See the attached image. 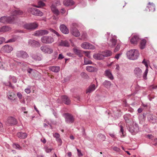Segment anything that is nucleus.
I'll return each instance as SVG.
<instances>
[{
  "mask_svg": "<svg viewBox=\"0 0 157 157\" xmlns=\"http://www.w3.org/2000/svg\"><path fill=\"white\" fill-rule=\"evenodd\" d=\"M12 15L9 17L2 16L0 18V22L4 24L13 23L15 19L14 16L19 15L23 13V12L18 10H13L12 11Z\"/></svg>",
  "mask_w": 157,
  "mask_h": 157,
  "instance_id": "f257e3e1",
  "label": "nucleus"
},
{
  "mask_svg": "<svg viewBox=\"0 0 157 157\" xmlns=\"http://www.w3.org/2000/svg\"><path fill=\"white\" fill-rule=\"evenodd\" d=\"M139 55V52L136 49H131L127 53L128 58L131 60H136L137 59Z\"/></svg>",
  "mask_w": 157,
  "mask_h": 157,
  "instance_id": "f03ea898",
  "label": "nucleus"
},
{
  "mask_svg": "<svg viewBox=\"0 0 157 157\" xmlns=\"http://www.w3.org/2000/svg\"><path fill=\"white\" fill-rule=\"evenodd\" d=\"M127 129L132 135H135L139 130L138 125L136 123L132 122V124H128L127 125Z\"/></svg>",
  "mask_w": 157,
  "mask_h": 157,
  "instance_id": "7ed1b4c3",
  "label": "nucleus"
},
{
  "mask_svg": "<svg viewBox=\"0 0 157 157\" xmlns=\"http://www.w3.org/2000/svg\"><path fill=\"white\" fill-rule=\"evenodd\" d=\"M29 12L32 14L38 16H42L43 15V13L39 10L34 8H29L28 9Z\"/></svg>",
  "mask_w": 157,
  "mask_h": 157,
  "instance_id": "20e7f679",
  "label": "nucleus"
},
{
  "mask_svg": "<svg viewBox=\"0 0 157 157\" xmlns=\"http://www.w3.org/2000/svg\"><path fill=\"white\" fill-rule=\"evenodd\" d=\"M54 39L50 36H45L41 39V41L44 44H51L54 41Z\"/></svg>",
  "mask_w": 157,
  "mask_h": 157,
  "instance_id": "39448f33",
  "label": "nucleus"
},
{
  "mask_svg": "<svg viewBox=\"0 0 157 157\" xmlns=\"http://www.w3.org/2000/svg\"><path fill=\"white\" fill-rule=\"evenodd\" d=\"M5 122L6 124L9 125H14L17 123V119L12 117H8Z\"/></svg>",
  "mask_w": 157,
  "mask_h": 157,
  "instance_id": "423d86ee",
  "label": "nucleus"
},
{
  "mask_svg": "<svg viewBox=\"0 0 157 157\" xmlns=\"http://www.w3.org/2000/svg\"><path fill=\"white\" fill-rule=\"evenodd\" d=\"M40 49L44 53L51 54L53 52L52 49L46 45L42 46L40 47Z\"/></svg>",
  "mask_w": 157,
  "mask_h": 157,
  "instance_id": "0eeeda50",
  "label": "nucleus"
},
{
  "mask_svg": "<svg viewBox=\"0 0 157 157\" xmlns=\"http://www.w3.org/2000/svg\"><path fill=\"white\" fill-rule=\"evenodd\" d=\"M16 54V56L18 58L26 59L29 57V55L27 52L22 50L17 51Z\"/></svg>",
  "mask_w": 157,
  "mask_h": 157,
  "instance_id": "6e6552de",
  "label": "nucleus"
},
{
  "mask_svg": "<svg viewBox=\"0 0 157 157\" xmlns=\"http://www.w3.org/2000/svg\"><path fill=\"white\" fill-rule=\"evenodd\" d=\"M64 115L65 116V121L67 123H72L74 122L75 119L71 114L69 113H65Z\"/></svg>",
  "mask_w": 157,
  "mask_h": 157,
  "instance_id": "1a4fd4ad",
  "label": "nucleus"
},
{
  "mask_svg": "<svg viewBox=\"0 0 157 157\" xmlns=\"http://www.w3.org/2000/svg\"><path fill=\"white\" fill-rule=\"evenodd\" d=\"M49 33L48 30H40L36 31L34 35L36 36H42L44 35H47Z\"/></svg>",
  "mask_w": 157,
  "mask_h": 157,
  "instance_id": "9d476101",
  "label": "nucleus"
},
{
  "mask_svg": "<svg viewBox=\"0 0 157 157\" xmlns=\"http://www.w3.org/2000/svg\"><path fill=\"white\" fill-rule=\"evenodd\" d=\"M111 39L110 40L109 45L111 47H113L116 45L117 42V37L114 35H112Z\"/></svg>",
  "mask_w": 157,
  "mask_h": 157,
  "instance_id": "9b49d317",
  "label": "nucleus"
},
{
  "mask_svg": "<svg viewBox=\"0 0 157 157\" xmlns=\"http://www.w3.org/2000/svg\"><path fill=\"white\" fill-rule=\"evenodd\" d=\"M81 47L83 48L86 49H94L95 48V47L91 44L85 42L82 43L81 45Z\"/></svg>",
  "mask_w": 157,
  "mask_h": 157,
  "instance_id": "f8f14e48",
  "label": "nucleus"
},
{
  "mask_svg": "<svg viewBox=\"0 0 157 157\" xmlns=\"http://www.w3.org/2000/svg\"><path fill=\"white\" fill-rule=\"evenodd\" d=\"M29 44L32 47H39L40 46V44L38 42L33 40H30L28 41Z\"/></svg>",
  "mask_w": 157,
  "mask_h": 157,
  "instance_id": "ddd939ff",
  "label": "nucleus"
},
{
  "mask_svg": "<svg viewBox=\"0 0 157 157\" xmlns=\"http://www.w3.org/2000/svg\"><path fill=\"white\" fill-rule=\"evenodd\" d=\"M2 50L5 52L10 53L13 50V47L8 44H6L2 47Z\"/></svg>",
  "mask_w": 157,
  "mask_h": 157,
  "instance_id": "4468645a",
  "label": "nucleus"
},
{
  "mask_svg": "<svg viewBox=\"0 0 157 157\" xmlns=\"http://www.w3.org/2000/svg\"><path fill=\"white\" fill-rule=\"evenodd\" d=\"M134 73L136 77L137 78H140L142 75V70L140 68L136 67L134 71Z\"/></svg>",
  "mask_w": 157,
  "mask_h": 157,
  "instance_id": "2eb2a0df",
  "label": "nucleus"
},
{
  "mask_svg": "<svg viewBox=\"0 0 157 157\" xmlns=\"http://www.w3.org/2000/svg\"><path fill=\"white\" fill-rule=\"evenodd\" d=\"M59 28L61 31L65 34H67L69 33V31L67 27L64 24L60 25Z\"/></svg>",
  "mask_w": 157,
  "mask_h": 157,
  "instance_id": "dca6fc26",
  "label": "nucleus"
},
{
  "mask_svg": "<svg viewBox=\"0 0 157 157\" xmlns=\"http://www.w3.org/2000/svg\"><path fill=\"white\" fill-rule=\"evenodd\" d=\"M62 101L65 104L68 105L70 104L71 101L69 98L66 95L61 96Z\"/></svg>",
  "mask_w": 157,
  "mask_h": 157,
  "instance_id": "f3484780",
  "label": "nucleus"
},
{
  "mask_svg": "<svg viewBox=\"0 0 157 157\" xmlns=\"http://www.w3.org/2000/svg\"><path fill=\"white\" fill-rule=\"evenodd\" d=\"M73 51L75 54L79 57H82V56L83 51L82 50L78 49L76 48H73Z\"/></svg>",
  "mask_w": 157,
  "mask_h": 157,
  "instance_id": "a211bd4d",
  "label": "nucleus"
},
{
  "mask_svg": "<svg viewBox=\"0 0 157 157\" xmlns=\"http://www.w3.org/2000/svg\"><path fill=\"white\" fill-rule=\"evenodd\" d=\"M139 40V36L136 35H135L130 39L131 43L133 44H136Z\"/></svg>",
  "mask_w": 157,
  "mask_h": 157,
  "instance_id": "6ab92c4d",
  "label": "nucleus"
},
{
  "mask_svg": "<svg viewBox=\"0 0 157 157\" xmlns=\"http://www.w3.org/2000/svg\"><path fill=\"white\" fill-rule=\"evenodd\" d=\"M105 75L110 79L112 80L114 79L113 77L109 70H107L105 71Z\"/></svg>",
  "mask_w": 157,
  "mask_h": 157,
  "instance_id": "aec40b11",
  "label": "nucleus"
},
{
  "mask_svg": "<svg viewBox=\"0 0 157 157\" xmlns=\"http://www.w3.org/2000/svg\"><path fill=\"white\" fill-rule=\"evenodd\" d=\"M93 57L94 59L97 60H101L103 59L104 58L102 52L101 54H95L93 55Z\"/></svg>",
  "mask_w": 157,
  "mask_h": 157,
  "instance_id": "412c9836",
  "label": "nucleus"
},
{
  "mask_svg": "<svg viewBox=\"0 0 157 157\" xmlns=\"http://www.w3.org/2000/svg\"><path fill=\"white\" fill-rule=\"evenodd\" d=\"M95 85L94 84L90 85L87 89L86 90V93H90L96 89Z\"/></svg>",
  "mask_w": 157,
  "mask_h": 157,
  "instance_id": "4be33fe9",
  "label": "nucleus"
},
{
  "mask_svg": "<svg viewBox=\"0 0 157 157\" xmlns=\"http://www.w3.org/2000/svg\"><path fill=\"white\" fill-rule=\"evenodd\" d=\"M130 117V115L129 114H126L124 116V118L126 121V125L128 124H132V121H130L129 119Z\"/></svg>",
  "mask_w": 157,
  "mask_h": 157,
  "instance_id": "5701e85b",
  "label": "nucleus"
},
{
  "mask_svg": "<svg viewBox=\"0 0 157 157\" xmlns=\"http://www.w3.org/2000/svg\"><path fill=\"white\" fill-rule=\"evenodd\" d=\"M49 70L51 71L56 72H58L60 70V67L59 66H51L49 67Z\"/></svg>",
  "mask_w": 157,
  "mask_h": 157,
  "instance_id": "b1692460",
  "label": "nucleus"
},
{
  "mask_svg": "<svg viewBox=\"0 0 157 157\" xmlns=\"http://www.w3.org/2000/svg\"><path fill=\"white\" fill-rule=\"evenodd\" d=\"M72 34L76 37L79 36H80V34L79 31L76 28H74L71 31Z\"/></svg>",
  "mask_w": 157,
  "mask_h": 157,
  "instance_id": "393cba45",
  "label": "nucleus"
},
{
  "mask_svg": "<svg viewBox=\"0 0 157 157\" xmlns=\"http://www.w3.org/2000/svg\"><path fill=\"white\" fill-rule=\"evenodd\" d=\"M63 4L66 6H69L73 5L74 2L72 0H64L63 2Z\"/></svg>",
  "mask_w": 157,
  "mask_h": 157,
  "instance_id": "a878e982",
  "label": "nucleus"
},
{
  "mask_svg": "<svg viewBox=\"0 0 157 157\" xmlns=\"http://www.w3.org/2000/svg\"><path fill=\"white\" fill-rule=\"evenodd\" d=\"M17 135L19 138L24 139L27 137V134L25 132H19L17 133Z\"/></svg>",
  "mask_w": 157,
  "mask_h": 157,
  "instance_id": "bb28decb",
  "label": "nucleus"
},
{
  "mask_svg": "<svg viewBox=\"0 0 157 157\" xmlns=\"http://www.w3.org/2000/svg\"><path fill=\"white\" fill-rule=\"evenodd\" d=\"M59 45L60 46L68 47L69 46L70 44L68 41L67 40H62L61 42H59Z\"/></svg>",
  "mask_w": 157,
  "mask_h": 157,
  "instance_id": "cd10ccee",
  "label": "nucleus"
},
{
  "mask_svg": "<svg viewBox=\"0 0 157 157\" xmlns=\"http://www.w3.org/2000/svg\"><path fill=\"white\" fill-rule=\"evenodd\" d=\"M10 29V27L7 26H4L0 28V33L5 32L9 31Z\"/></svg>",
  "mask_w": 157,
  "mask_h": 157,
  "instance_id": "c85d7f7f",
  "label": "nucleus"
},
{
  "mask_svg": "<svg viewBox=\"0 0 157 157\" xmlns=\"http://www.w3.org/2000/svg\"><path fill=\"white\" fill-rule=\"evenodd\" d=\"M51 9L52 12L56 16L59 14V11L55 6L52 5L51 6Z\"/></svg>",
  "mask_w": 157,
  "mask_h": 157,
  "instance_id": "c756f323",
  "label": "nucleus"
},
{
  "mask_svg": "<svg viewBox=\"0 0 157 157\" xmlns=\"http://www.w3.org/2000/svg\"><path fill=\"white\" fill-rule=\"evenodd\" d=\"M41 57L42 56L40 55L33 54L32 55V58L36 60H41Z\"/></svg>",
  "mask_w": 157,
  "mask_h": 157,
  "instance_id": "7c9ffc66",
  "label": "nucleus"
},
{
  "mask_svg": "<svg viewBox=\"0 0 157 157\" xmlns=\"http://www.w3.org/2000/svg\"><path fill=\"white\" fill-rule=\"evenodd\" d=\"M146 40L145 39H143L140 42V48L141 49H143L145 48L146 46Z\"/></svg>",
  "mask_w": 157,
  "mask_h": 157,
  "instance_id": "2f4dec72",
  "label": "nucleus"
},
{
  "mask_svg": "<svg viewBox=\"0 0 157 157\" xmlns=\"http://www.w3.org/2000/svg\"><path fill=\"white\" fill-rule=\"evenodd\" d=\"M104 57H107L110 56L112 55V52L109 50H106L102 52Z\"/></svg>",
  "mask_w": 157,
  "mask_h": 157,
  "instance_id": "473e14b6",
  "label": "nucleus"
},
{
  "mask_svg": "<svg viewBox=\"0 0 157 157\" xmlns=\"http://www.w3.org/2000/svg\"><path fill=\"white\" fill-rule=\"evenodd\" d=\"M86 70L90 72H94L97 71L96 68L91 66H88L86 67Z\"/></svg>",
  "mask_w": 157,
  "mask_h": 157,
  "instance_id": "72a5a7b5",
  "label": "nucleus"
},
{
  "mask_svg": "<svg viewBox=\"0 0 157 157\" xmlns=\"http://www.w3.org/2000/svg\"><path fill=\"white\" fill-rule=\"evenodd\" d=\"M112 85L111 82L109 81L105 80L103 83V85L106 88H109Z\"/></svg>",
  "mask_w": 157,
  "mask_h": 157,
  "instance_id": "f704fd0d",
  "label": "nucleus"
},
{
  "mask_svg": "<svg viewBox=\"0 0 157 157\" xmlns=\"http://www.w3.org/2000/svg\"><path fill=\"white\" fill-rule=\"evenodd\" d=\"M148 5L150 6L147 7L149 8L150 11H154L155 10V5L153 3L149 2Z\"/></svg>",
  "mask_w": 157,
  "mask_h": 157,
  "instance_id": "c9c22d12",
  "label": "nucleus"
},
{
  "mask_svg": "<svg viewBox=\"0 0 157 157\" xmlns=\"http://www.w3.org/2000/svg\"><path fill=\"white\" fill-rule=\"evenodd\" d=\"M30 29H34L36 28L38 26L36 22L30 23Z\"/></svg>",
  "mask_w": 157,
  "mask_h": 157,
  "instance_id": "e433bc0d",
  "label": "nucleus"
},
{
  "mask_svg": "<svg viewBox=\"0 0 157 157\" xmlns=\"http://www.w3.org/2000/svg\"><path fill=\"white\" fill-rule=\"evenodd\" d=\"M7 94V96L9 99L11 100H13L14 94L13 93L9 91Z\"/></svg>",
  "mask_w": 157,
  "mask_h": 157,
  "instance_id": "4c0bfd02",
  "label": "nucleus"
},
{
  "mask_svg": "<svg viewBox=\"0 0 157 157\" xmlns=\"http://www.w3.org/2000/svg\"><path fill=\"white\" fill-rule=\"evenodd\" d=\"M84 65L90 64L93 63L91 60L87 59L86 58H84Z\"/></svg>",
  "mask_w": 157,
  "mask_h": 157,
  "instance_id": "58836bf2",
  "label": "nucleus"
},
{
  "mask_svg": "<svg viewBox=\"0 0 157 157\" xmlns=\"http://www.w3.org/2000/svg\"><path fill=\"white\" fill-rule=\"evenodd\" d=\"M44 149L46 153H48L51 152L53 150V148H49L47 146H45L44 147Z\"/></svg>",
  "mask_w": 157,
  "mask_h": 157,
  "instance_id": "ea45409f",
  "label": "nucleus"
},
{
  "mask_svg": "<svg viewBox=\"0 0 157 157\" xmlns=\"http://www.w3.org/2000/svg\"><path fill=\"white\" fill-rule=\"evenodd\" d=\"M45 6V4L41 1H40L38 2V5H33V6L34 7H37V8H40L42 6Z\"/></svg>",
  "mask_w": 157,
  "mask_h": 157,
  "instance_id": "a19ab883",
  "label": "nucleus"
},
{
  "mask_svg": "<svg viewBox=\"0 0 157 157\" xmlns=\"http://www.w3.org/2000/svg\"><path fill=\"white\" fill-rule=\"evenodd\" d=\"M13 147L17 149H18L19 150H21L22 149V148L21 147L19 144L16 143H14L13 144Z\"/></svg>",
  "mask_w": 157,
  "mask_h": 157,
  "instance_id": "79ce46f5",
  "label": "nucleus"
},
{
  "mask_svg": "<svg viewBox=\"0 0 157 157\" xmlns=\"http://www.w3.org/2000/svg\"><path fill=\"white\" fill-rule=\"evenodd\" d=\"M9 77L10 79H11L13 82L14 83H16L17 82V79L15 77L10 75Z\"/></svg>",
  "mask_w": 157,
  "mask_h": 157,
  "instance_id": "37998d69",
  "label": "nucleus"
},
{
  "mask_svg": "<svg viewBox=\"0 0 157 157\" xmlns=\"http://www.w3.org/2000/svg\"><path fill=\"white\" fill-rule=\"evenodd\" d=\"M49 30L51 32L53 33L54 34H56L57 36L59 37L60 36V35L59 33L53 29L50 28Z\"/></svg>",
  "mask_w": 157,
  "mask_h": 157,
  "instance_id": "c03bdc74",
  "label": "nucleus"
},
{
  "mask_svg": "<svg viewBox=\"0 0 157 157\" xmlns=\"http://www.w3.org/2000/svg\"><path fill=\"white\" fill-rule=\"evenodd\" d=\"M148 68H146L143 75V78L144 79L146 80L147 79V76L148 72Z\"/></svg>",
  "mask_w": 157,
  "mask_h": 157,
  "instance_id": "a18cd8bd",
  "label": "nucleus"
},
{
  "mask_svg": "<svg viewBox=\"0 0 157 157\" xmlns=\"http://www.w3.org/2000/svg\"><path fill=\"white\" fill-rule=\"evenodd\" d=\"M3 84L6 86H8L10 87H11L13 89L14 88V86L10 82H9L8 83L3 82Z\"/></svg>",
  "mask_w": 157,
  "mask_h": 157,
  "instance_id": "49530a36",
  "label": "nucleus"
},
{
  "mask_svg": "<svg viewBox=\"0 0 157 157\" xmlns=\"http://www.w3.org/2000/svg\"><path fill=\"white\" fill-rule=\"evenodd\" d=\"M148 119L149 121H153V123H155L156 122V119H154L152 116H150L148 117Z\"/></svg>",
  "mask_w": 157,
  "mask_h": 157,
  "instance_id": "de8ad7c7",
  "label": "nucleus"
},
{
  "mask_svg": "<svg viewBox=\"0 0 157 157\" xmlns=\"http://www.w3.org/2000/svg\"><path fill=\"white\" fill-rule=\"evenodd\" d=\"M24 28L27 29H30V23L26 24L24 25Z\"/></svg>",
  "mask_w": 157,
  "mask_h": 157,
  "instance_id": "09e8293b",
  "label": "nucleus"
},
{
  "mask_svg": "<svg viewBox=\"0 0 157 157\" xmlns=\"http://www.w3.org/2000/svg\"><path fill=\"white\" fill-rule=\"evenodd\" d=\"M83 52L85 53V56L89 58H90L91 56L90 55V52L89 51H83Z\"/></svg>",
  "mask_w": 157,
  "mask_h": 157,
  "instance_id": "8fccbe9b",
  "label": "nucleus"
},
{
  "mask_svg": "<svg viewBox=\"0 0 157 157\" xmlns=\"http://www.w3.org/2000/svg\"><path fill=\"white\" fill-rule=\"evenodd\" d=\"M121 45L119 44H118L114 49V52H116L118 51L120 49Z\"/></svg>",
  "mask_w": 157,
  "mask_h": 157,
  "instance_id": "3c124183",
  "label": "nucleus"
},
{
  "mask_svg": "<svg viewBox=\"0 0 157 157\" xmlns=\"http://www.w3.org/2000/svg\"><path fill=\"white\" fill-rule=\"evenodd\" d=\"M82 136L84 138L86 137V133L85 132L84 128L83 127H82Z\"/></svg>",
  "mask_w": 157,
  "mask_h": 157,
  "instance_id": "603ef678",
  "label": "nucleus"
},
{
  "mask_svg": "<svg viewBox=\"0 0 157 157\" xmlns=\"http://www.w3.org/2000/svg\"><path fill=\"white\" fill-rule=\"evenodd\" d=\"M53 136L54 137L56 138V140L59 138L60 135L58 133L56 132L53 134Z\"/></svg>",
  "mask_w": 157,
  "mask_h": 157,
  "instance_id": "864d4df0",
  "label": "nucleus"
},
{
  "mask_svg": "<svg viewBox=\"0 0 157 157\" xmlns=\"http://www.w3.org/2000/svg\"><path fill=\"white\" fill-rule=\"evenodd\" d=\"M16 40V38H12V39L9 40L7 41H6V43H8L12 42L15 41Z\"/></svg>",
  "mask_w": 157,
  "mask_h": 157,
  "instance_id": "5fc2aeb1",
  "label": "nucleus"
},
{
  "mask_svg": "<svg viewBox=\"0 0 157 157\" xmlns=\"http://www.w3.org/2000/svg\"><path fill=\"white\" fill-rule=\"evenodd\" d=\"M98 136L99 137H101V140H104L105 139V136L104 135L102 134H100L98 135Z\"/></svg>",
  "mask_w": 157,
  "mask_h": 157,
  "instance_id": "6e6d98bb",
  "label": "nucleus"
},
{
  "mask_svg": "<svg viewBox=\"0 0 157 157\" xmlns=\"http://www.w3.org/2000/svg\"><path fill=\"white\" fill-rule=\"evenodd\" d=\"M142 63L144 64L146 67V68H148V66L147 62L145 61V59H144L142 61Z\"/></svg>",
  "mask_w": 157,
  "mask_h": 157,
  "instance_id": "4d7b16f0",
  "label": "nucleus"
},
{
  "mask_svg": "<svg viewBox=\"0 0 157 157\" xmlns=\"http://www.w3.org/2000/svg\"><path fill=\"white\" fill-rule=\"evenodd\" d=\"M5 39L3 37H0V44H2V43L5 42Z\"/></svg>",
  "mask_w": 157,
  "mask_h": 157,
  "instance_id": "13d9d810",
  "label": "nucleus"
},
{
  "mask_svg": "<svg viewBox=\"0 0 157 157\" xmlns=\"http://www.w3.org/2000/svg\"><path fill=\"white\" fill-rule=\"evenodd\" d=\"M120 132H121V133L122 135L124 136L123 127L122 125H120Z\"/></svg>",
  "mask_w": 157,
  "mask_h": 157,
  "instance_id": "bf43d9fd",
  "label": "nucleus"
},
{
  "mask_svg": "<svg viewBox=\"0 0 157 157\" xmlns=\"http://www.w3.org/2000/svg\"><path fill=\"white\" fill-rule=\"evenodd\" d=\"M17 96L19 99H21L22 98V95L21 93L18 92L17 93Z\"/></svg>",
  "mask_w": 157,
  "mask_h": 157,
  "instance_id": "052dcab7",
  "label": "nucleus"
},
{
  "mask_svg": "<svg viewBox=\"0 0 157 157\" xmlns=\"http://www.w3.org/2000/svg\"><path fill=\"white\" fill-rule=\"evenodd\" d=\"M56 140L57 142L59 144V145H61L62 143V142L61 139L59 138L58 139H56Z\"/></svg>",
  "mask_w": 157,
  "mask_h": 157,
  "instance_id": "680f3d73",
  "label": "nucleus"
},
{
  "mask_svg": "<svg viewBox=\"0 0 157 157\" xmlns=\"http://www.w3.org/2000/svg\"><path fill=\"white\" fill-rule=\"evenodd\" d=\"M113 149L114 150L117 152H119L120 150V149L119 148L116 147H114L113 148Z\"/></svg>",
  "mask_w": 157,
  "mask_h": 157,
  "instance_id": "e2e57ef3",
  "label": "nucleus"
},
{
  "mask_svg": "<svg viewBox=\"0 0 157 157\" xmlns=\"http://www.w3.org/2000/svg\"><path fill=\"white\" fill-rule=\"evenodd\" d=\"M18 64H21L24 66H26L27 65V63H26L22 62H17Z\"/></svg>",
  "mask_w": 157,
  "mask_h": 157,
  "instance_id": "0e129e2a",
  "label": "nucleus"
},
{
  "mask_svg": "<svg viewBox=\"0 0 157 157\" xmlns=\"http://www.w3.org/2000/svg\"><path fill=\"white\" fill-rule=\"evenodd\" d=\"M77 151L78 152V155L79 156H82V154L81 153L80 150H79L78 149H77Z\"/></svg>",
  "mask_w": 157,
  "mask_h": 157,
  "instance_id": "69168bd1",
  "label": "nucleus"
},
{
  "mask_svg": "<svg viewBox=\"0 0 157 157\" xmlns=\"http://www.w3.org/2000/svg\"><path fill=\"white\" fill-rule=\"evenodd\" d=\"M64 58V56L62 54H60L59 55L58 57V59H61Z\"/></svg>",
  "mask_w": 157,
  "mask_h": 157,
  "instance_id": "338daca9",
  "label": "nucleus"
},
{
  "mask_svg": "<svg viewBox=\"0 0 157 157\" xmlns=\"http://www.w3.org/2000/svg\"><path fill=\"white\" fill-rule=\"evenodd\" d=\"M25 92L27 94H29L31 92V90L30 89L26 88L25 90Z\"/></svg>",
  "mask_w": 157,
  "mask_h": 157,
  "instance_id": "774afa93",
  "label": "nucleus"
}]
</instances>
